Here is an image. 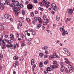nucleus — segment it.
Returning a JSON list of instances; mask_svg holds the SVG:
<instances>
[{"mask_svg": "<svg viewBox=\"0 0 74 74\" xmlns=\"http://www.w3.org/2000/svg\"><path fill=\"white\" fill-rule=\"evenodd\" d=\"M38 21H39V23H40V24L42 23V20H41V18L38 17Z\"/></svg>", "mask_w": 74, "mask_h": 74, "instance_id": "12", "label": "nucleus"}, {"mask_svg": "<svg viewBox=\"0 0 74 74\" xmlns=\"http://www.w3.org/2000/svg\"><path fill=\"white\" fill-rule=\"evenodd\" d=\"M19 10H18L16 8H13V11L15 12L16 15H18V14H19V13L20 12Z\"/></svg>", "mask_w": 74, "mask_h": 74, "instance_id": "1", "label": "nucleus"}, {"mask_svg": "<svg viewBox=\"0 0 74 74\" xmlns=\"http://www.w3.org/2000/svg\"><path fill=\"white\" fill-rule=\"evenodd\" d=\"M22 38L23 39L24 38H25V36H24V35H23V34H22Z\"/></svg>", "mask_w": 74, "mask_h": 74, "instance_id": "60", "label": "nucleus"}, {"mask_svg": "<svg viewBox=\"0 0 74 74\" xmlns=\"http://www.w3.org/2000/svg\"><path fill=\"white\" fill-rule=\"evenodd\" d=\"M39 55L40 57H42V56H44V53H39Z\"/></svg>", "mask_w": 74, "mask_h": 74, "instance_id": "18", "label": "nucleus"}, {"mask_svg": "<svg viewBox=\"0 0 74 74\" xmlns=\"http://www.w3.org/2000/svg\"><path fill=\"white\" fill-rule=\"evenodd\" d=\"M14 60H18V56H15L13 57Z\"/></svg>", "mask_w": 74, "mask_h": 74, "instance_id": "10", "label": "nucleus"}, {"mask_svg": "<svg viewBox=\"0 0 74 74\" xmlns=\"http://www.w3.org/2000/svg\"><path fill=\"white\" fill-rule=\"evenodd\" d=\"M34 3L35 4H37V3H38V1L37 0H34Z\"/></svg>", "mask_w": 74, "mask_h": 74, "instance_id": "42", "label": "nucleus"}, {"mask_svg": "<svg viewBox=\"0 0 74 74\" xmlns=\"http://www.w3.org/2000/svg\"><path fill=\"white\" fill-rule=\"evenodd\" d=\"M4 5L2 3H0V8L1 10H3L4 8Z\"/></svg>", "mask_w": 74, "mask_h": 74, "instance_id": "6", "label": "nucleus"}, {"mask_svg": "<svg viewBox=\"0 0 74 74\" xmlns=\"http://www.w3.org/2000/svg\"><path fill=\"white\" fill-rule=\"evenodd\" d=\"M16 65L15 64H14L13 65V66H14V68H16Z\"/></svg>", "mask_w": 74, "mask_h": 74, "instance_id": "59", "label": "nucleus"}, {"mask_svg": "<svg viewBox=\"0 0 74 74\" xmlns=\"http://www.w3.org/2000/svg\"><path fill=\"white\" fill-rule=\"evenodd\" d=\"M51 8H53V7L56 6V4H55V3H53L51 4Z\"/></svg>", "mask_w": 74, "mask_h": 74, "instance_id": "25", "label": "nucleus"}, {"mask_svg": "<svg viewBox=\"0 0 74 74\" xmlns=\"http://www.w3.org/2000/svg\"><path fill=\"white\" fill-rule=\"evenodd\" d=\"M41 24H38L36 27L37 29H40V27H41Z\"/></svg>", "mask_w": 74, "mask_h": 74, "instance_id": "21", "label": "nucleus"}, {"mask_svg": "<svg viewBox=\"0 0 74 74\" xmlns=\"http://www.w3.org/2000/svg\"><path fill=\"white\" fill-rule=\"evenodd\" d=\"M65 63H66V64H70V62L69 61V60L66 61Z\"/></svg>", "mask_w": 74, "mask_h": 74, "instance_id": "45", "label": "nucleus"}, {"mask_svg": "<svg viewBox=\"0 0 74 74\" xmlns=\"http://www.w3.org/2000/svg\"><path fill=\"white\" fill-rule=\"evenodd\" d=\"M66 54L68 56H70V52L68 51L66 53Z\"/></svg>", "mask_w": 74, "mask_h": 74, "instance_id": "46", "label": "nucleus"}, {"mask_svg": "<svg viewBox=\"0 0 74 74\" xmlns=\"http://www.w3.org/2000/svg\"><path fill=\"white\" fill-rule=\"evenodd\" d=\"M45 4V7L46 8H49V5H51V4L49 2H47V3L46 2V3Z\"/></svg>", "mask_w": 74, "mask_h": 74, "instance_id": "5", "label": "nucleus"}, {"mask_svg": "<svg viewBox=\"0 0 74 74\" xmlns=\"http://www.w3.org/2000/svg\"><path fill=\"white\" fill-rule=\"evenodd\" d=\"M18 25H19V26L21 27V26H22V24L21 23H19L18 24Z\"/></svg>", "mask_w": 74, "mask_h": 74, "instance_id": "57", "label": "nucleus"}, {"mask_svg": "<svg viewBox=\"0 0 74 74\" xmlns=\"http://www.w3.org/2000/svg\"><path fill=\"white\" fill-rule=\"evenodd\" d=\"M8 37V35H6L4 36L5 38H7Z\"/></svg>", "mask_w": 74, "mask_h": 74, "instance_id": "54", "label": "nucleus"}, {"mask_svg": "<svg viewBox=\"0 0 74 74\" xmlns=\"http://www.w3.org/2000/svg\"><path fill=\"white\" fill-rule=\"evenodd\" d=\"M4 16L6 19H8V18H9V16L7 14H5L4 15Z\"/></svg>", "mask_w": 74, "mask_h": 74, "instance_id": "14", "label": "nucleus"}, {"mask_svg": "<svg viewBox=\"0 0 74 74\" xmlns=\"http://www.w3.org/2000/svg\"><path fill=\"white\" fill-rule=\"evenodd\" d=\"M27 45H30L31 44V42L30 41H29L27 43Z\"/></svg>", "mask_w": 74, "mask_h": 74, "instance_id": "40", "label": "nucleus"}, {"mask_svg": "<svg viewBox=\"0 0 74 74\" xmlns=\"http://www.w3.org/2000/svg\"><path fill=\"white\" fill-rule=\"evenodd\" d=\"M25 44L24 43H23L21 44V47H24V46H25Z\"/></svg>", "mask_w": 74, "mask_h": 74, "instance_id": "50", "label": "nucleus"}, {"mask_svg": "<svg viewBox=\"0 0 74 74\" xmlns=\"http://www.w3.org/2000/svg\"><path fill=\"white\" fill-rule=\"evenodd\" d=\"M65 69H66V68L64 67V66H62L61 68V70H60V71L61 72H63L64 70H65Z\"/></svg>", "mask_w": 74, "mask_h": 74, "instance_id": "11", "label": "nucleus"}, {"mask_svg": "<svg viewBox=\"0 0 74 74\" xmlns=\"http://www.w3.org/2000/svg\"><path fill=\"white\" fill-rule=\"evenodd\" d=\"M15 64H16V66H18V65L19 64V62H18V61H16L15 62Z\"/></svg>", "mask_w": 74, "mask_h": 74, "instance_id": "31", "label": "nucleus"}, {"mask_svg": "<svg viewBox=\"0 0 74 74\" xmlns=\"http://www.w3.org/2000/svg\"><path fill=\"white\" fill-rule=\"evenodd\" d=\"M47 3V0H43V1L40 4V5L42 6V5H44V4Z\"/></svg>", "mask_w": 74, "mask_h": 74, "instance_id": "8", "label": "nucleus"}, {"mask_svg": "<svg viewBox=\"0 0 74 74\" xmlns=\"http://www.w3.org/2000/svg\"><path fill=\"white\" fill-rule=\"evenodd\" d=\"M30 15L31 16H32V17H33V16H34V13H33V12H31L30 13Z\"/></svg>", "mask_w": 74, "mask_h": 74, "instance_id": "29", "label": "nucleus"}, {"mask_svg": "<svg viewBox=\"0 0 74 74\" xmlns=\"http://www.w3.org/2000/svg\"><path fill=\"white\" fill-rule=\"evenodd\" d=\"M68 32L65 30H63L62 33V35L63 36H64L65 34H67Z\"/></svg>", "mask_w": 74, "mask_h": 74, "instance_id": "7", "label": "nucleus"}, {"mask_svg": "<svg viewBox=\"0 0 74 74\" xmlns=\"http://www.w3.org/2000/svg\"><path fill=\"white\" fill-rule=\"evenodd\" d=\"M5 3L6 4H7V5H10V2L7 1H5Z\"/></svg>", "mask_w": 74, "mask_h": 74, "instance_id": "24", "label": "nucleus"}, {"mask_svg": "<svg viewBox=\"0 0 74 74\" xmlns=\"http://www.w3.org/2000/svg\"><path fill=\"white\" fill-rule=\"evenodd\" d=\"M10 38L11 40H13L14 38V35L13 34H11L10 35Z\"/></svg>", "mask_w": 74, "mask_h": 74, "instance_id": "9", "label": "nucleus"}, {"mask_svg": "<svg viewBox=\"0 0 74 74\" xmlns=\"http://www.w3.org/2000/svg\"><path fill=\"white\" fill-rule=\"evenodd\" d=\"M39 66L40 67H42V62H40Z\"/></svg>", "mask_w": 74, "mask_h": 74, "instance_id": "23", "label": "nucleus"}, {"mask_svg": "<svg viewBox=\"0 0 74 74\" xmlns=\"http://www.w3.org/2000/svg\"><path fill=\"white\" fill-rule=\"evenodd\" d=\"M3 25L4 24L3 23H0V26H3Z\"/></svg>", "mask_w": 74, "mask_h": 74, "instance_id": "63", "label": "nucleus"}, {"mask_svg": "<svg viewBox=\"0 0 74 74\" xmlns=\"http://www.w3.org/2000/svg\"><path fill=\"white\" fill-rule=\"evenodd\" d=\"M47 23L46 22H44L43 24V25H47Z\"/></svg>", "mask_w": 74, "mask_h": 74, "instance_id": "62", "label": "nucleus"}, {"mask_svg": "<svg viewBox=\"0 0 74 74\" xmlns=\"http://www.w3.org/2000/svg\"><path fill=\"white\" fill-rule=\"evenodd\" d=\"M42 30H44V29H45V27H44V26L43 25L42 26Z\"/></svg>", "mask_w": 74, "mask_h": 74, "instance_id": "58", "label": "nucleus"}, {"mask_svg": "<svg viewBox=\"0 0 74 74\" xmlns=\"http://www.w3.org/2000/svg\"><path fill=\"white\" fill-rule=\"evenodd\" d=\"M34 20L36 21L38 20V18L37 17L34 18Z\"/></svg>", "mask_w": 74, "mask_h": 74, "instance_id": "56", "label": "nucleus"}, {"mask_svg": "<svg viewBox=\"0 0 74 74\" xmlns=\"http://www.w3.org/2000/svg\"><path fill=\"white\" fill-rule=\"evenodd\" d=\"M3 58V54H0V58L1 59Z\"/></svg>", "mask_w": 74, "mask_h": 74, "instance_id": "37", "label": "nucleus"}, {"mask_svg": "<svg viewBox=\"0 0 74 74\" xmlns=\"http://www.w3.org/2000/svg\"><path fill=\"white\" fill-rule=\"evenodd\" d=\"M1 30H4V27L3 26H2L1 27Z\"/></svg>", "mask_w": 74, "mask_h": 74, "instance_id": "55", "label": "nucleus"}, {"mask_svg": "<svg viewBox=\"0 0 74 74\" xmlns=\"http://www.w3.org/2000/svg\"><path fill=\"white\" fill-rule=\"evenodd\" d=\"M45 53H46V54H48L49 53L47 51H45Z\"/></svg>", "mask_w": 74, "mask_h": 74, "instance_id": "64", "label": "nucleus"}, {"mask_svg": "<svg viewBox=\"0 0 74 74\" xmlns=\"http://www.w3.org/2000/svg\"><path fill=\"white\" fill-rule=\"evenodd\" d=\"M68 68H71V67H72V66H71V65H70V64H69L68 65Z\"/></svg>", "mask_w": 74, "mask_h": 74, "instance_id": "43", "label": "nucleus"}, {"mask_svg": "<svg viewBox=\"0 0 74 74\" xmlns=\"http://www.w3.org/2000/svg\"><path fill=\"white\" fill-rule=\"evenodd\" d=\"M65 71L66 73H69V71L67 68L65 69Z\"/></svg>", "mask_w": 74, "mask_h": 74, "instance_id": "34", "label": "nucleus"}, {"mask_svg": "<svg viewBox=\"0 0 74 74\" xmlns=\"http://www.w3.org/2000/svg\"><path fill=\"white\" fill-rule=\"evenodd\" d=\"M34 59H32L31 60V65H33L34 63Z\"/></svg>", "mask_w": 74, "mask_h": 74, "instance_id": "15", "label": "nucleus"}, {"mask_svg": "<svg viewBox=\"0 0 74 74\" xmlns=\"http://www.w3.org/2000/svg\"><path fill=\"white\" fill-rule=\"evenodd\" d=\"M44 58L45 59H46V58H47V56L46 55H45L44 56Z\"/></svg>", "mask_w": 74, "mask_h": 74, "instance_id": "61", "label": "nucleus"}, {"mask_svg": "<svg viewBox=\"0 0 74 74\" xmlns=\"http://www.w3.org/2000/svg\"><path fill=\"white\" fill-rule=\"evenodd\" d=\"M69 10L72 13H73V10L72 9H70Z\"/></svg>", "mask_w": 74, "mask_h": 74, "instance_id": "36", "label": "nucleus"}, {"mask_svg": "<svg viewBox=\"0 0 74 74\" xmlns=\"http://www.w3.org/2000/svg\"><path fill=\"white\" fill-rule=\"evenodd\" d=\"M64 30V27H62L60 28V32H62Z\"/></svg>", "mask_w": 74, "mask_h": 74, "instance_id": "22", "label": "nucleus"}, {"mask_svg": "<svg viewBox=\"0 0 74 74\" xmlns=\"http://www.w3.org/2000/svg\"><path fill=\"white\" fill-rule=\"evenodd\" d=\"M16 7H15L14 8H16L18 10H20V8L19 7V5H18L19 4V2L16 1Z\"/></svg>", "mask_w": 74, "mask_h": 74, "instance_id": "2", "label": "nucleus"}, {"mask_svg": "<svg viewBox=\"0 0 74 74\" xmlns=\"http://www.w3.org/2000/svg\"><path fill=\"white\" fill-rule=\"evenodd\" d=\"M53 8V10L54 11H57L58 10V8L56 6L53 8Z\"/></svg>", "mask_w": 74, "mask_h": 74, "instance_id": "19", "label": "nucleus"}, {"mask_svg": "<svg viewBox=\"0 0 74 74\" xmlns=\"http://www.w3.org/2000/svg\"><path fill=\"white\" fill-rule=\"evenodd\" d=\"M26 20L27 22H30V19H29V18H26Z\"/></svg>", "mask_w": 74, "mask_h": 74, "instance_id": "51", "label": "nucleus"}, {"mask_svg": "<svg viewBox=\"0 0 74 74\" xmlns=\"http://www.w3.org/2000/svg\"><path fill=\"white\" fill-rule=\"evenodd\" d=\"M33 31V30L32 29H30L28 30L29 32H32Z\"/></svg>", "mask_w": 74, "mask_h": 74, "instance_id": "39", "label": "nucleus"}, {"mask_svg": "<svg viewBox=\"0 0 74 74\" xmlns=\"http://www.w3.org/2000/svg\"><path fill=\"white\" fill-rule=\"evenodd\" d=\"M5 45H2L1 46L2 49H5V48H6Z\"/></svg>", "mask_w": 74, "mask_h": 74, "instance_id": "16", "label": "nucleus"}, {"mask_svg": "<svg viewBox=\"0 0 74 74\" xmlns=\"http://www.w3.org/2000/svg\"><path fill=\"white\" fill-rule=\"evenodd\" d=\"M69 71L70 73H72L73 72V69H69Z\"/></svg>", "mask_w": 74, "mask_h": 74, "instance_id": "48", "label": "nucleus"}, {"mask_svg": "<svg viewBox=\"0 0 74 74\" xmlns=\"http://www.w3.org/2000/svg\"><path fill=\"white\" fill-rule=\"evenodd\" d=\"M58 66H59L58 64H56V65H50V67L51 68H52V69H56V68L58 67Z\"/></svg>", "mask_w": 74, "mask_h": 74, "instance_id": "4", "label": "nucleus"}, {"mask_svg": "<svg viewBox=\"0 0 74 74\" xmlns=\"http://www.w3.org/2000/svg\"><path fill=\"white\" fill-rule=\"evenodd\" d=\"M39 10H40L41 11H44V8H41V7H39L38 8Z\"/></svg>", "mask_w": 74, "mask_h": 74, "instance_id": "32", "label": "nucleus"}, {"mask_svg": "<svg viewBox=\"0 0 74 74\" xmlns=\"http://www.w3.org/2000/svg\"><path fill=\"white\" fill-rule=\"evenodd\" d=\"M12 48L13 49H15L16 48V45H14L13 46Z\"/></svg>", "mask_w": 74, "mask_h": 74, "instance_id": "30", "label": "nucleus"}, {"mask_svg": "<svg viewBox=\"0 0 74 74\" xmlns=\"http://www.w3.org/2000/svg\"><path fill=\"white\" fill-rule=\"evenodd\" d=\"M27 8L29 10H32L33 8V5L31 4H29L27 5Z\"/></svg>", "mask_w": 74, "mask_h": 74, "instance_id": "3", "label": "nucleus"}, {"mask_svg": "<svg viewBox=\"0 0 74 74\" xmlns=\"http://www.w3.org/2000/svg\"><path fill=\"white\" fill-rule=\"evenodd\" d=\"M32 35H35V34H36V32L35 31H33L32 32Z\"/></svg>", "mask_w": 74, "mask_h": 74, "instance_id": "28", "label": "nucleus"}, {"mask_svg": "<svg viewBox=\"0 0 74 74\" xmlns=\"http://www.w3.org/2000/svg\"><path fill=\"white\" fill-rule=\"evenodd\" d=\"M47 16L45 15H43V19L44 20H46L47 19Z\"/></svg>", "mask_w": 74, "mask_h": 74, "instance_id": "27", "label": "nucleus"}, {"mask_svg": "<svg viewBox=\"0 0 74 74\" xmlns=\"http://www.w3.org/2000/svg\"><path fill=\"white\" fill-rule=\"evenodd\" d=\"M47 71H51V68H50L49 67H48L47 69Z\"/></svg>", "mask_w": 74, "mask_h": 74, "instance_id": "26", "label": "nucleus"}, {"mask_svg": "<svg viewBox=\"0 0 74 74\" xmlns=\"http://www.w3.org/2000/svg\"><path fill=\"white\" fill-rule=\"evenodd\" d=\"M10 6L11 7H14V8L15 7H16V6L15 5V4L14 3H12L10 4Z\"/></svg>", "mask_w": 74, "mask_h": 74, "instance_id": "13", "label": "nucleus"}, {"mask_svg": "<svg viewBox=\"0 0 74 74\" xmlns=\"http://www.w3.org/2000/svg\"><path fill=\"white\" fill-rule=\"evenodd\" d=\"M59 63H60V65H61V66H62L64 65V64H63V63L62 62H60Z\"/></svg>", "mask_w": 74, "mask_h": 74, "instance_id": "44", "label": "nucleus"}, {"mask_svg": "<svg viewBox=\"0 0 74 74\" xmlns=\"http://www.w3.org/2000/svg\"><path fill=\"white\" fill-rule=\"evenodd\" d=\"M48 49V47L47 46H45L44 47V49L46 50V49Z\"/></svg>", "mask_w": 74, "mask_h": 74, "instance_id": "41", "label": "nucleus"}, {"mask_svg": "<svg viewBox=\"0 0 74 74\" xmlns=\"http://www.w3.org/2000/svg\"><path fill=\"white\" fill-rule=\"evenodd\" d=\"M56 63H57V62H56V61H54L53 62V64H56Z\"/></svg>", "mask_w": 74, "mask_h": 74, "instance_id": "49", "label": "nucleus"}, {"mask_svg": "<svg viewBox=\"0 0 74 74\" xmlns=\"http://www.w3.org/2000/svg\"><path fill=\"white\" fill-rule=\"evenodd\" d=\"M63 50H64V51H65V52H67L68 51V50H67V49L66 48H63Z\"/></svg>", "mask_w": 74, "mask_h": 74, "instance_id": "38", "label": "nucleus"}, {"mask_svg": "<svg viewBox=\"0 0 74 74\" xmlns=\"http://www.w3.org/2000/svg\"><path fill=\"white\" fill-rule=\"evenodd\" d=\"M46 31H47L48 33H49L51 34H52V33H51V31H50L49 30L46 29Z\"/></svg>", "mask_w": 74, "mask_h": 74, "instance_id": "35", "label": "nucleus"}, {"mask_svg": "<svg viewBox=\"0 0 74 74\" xmlns=\"http://www.w3.org/2000/svg\"><path fill=\"white\" fill-rule=\"evenodd\" d=\"M56 19L57 21H59V19H60V16L58 15L56 17Z\"/></svg>", "mask_w": 74, "mask_h": 74, "instance_id": "17", "label": "nucleus"}, {"mask_svg": "<svg viewBox=\"0 0 74 74\" xmlns=\"http://www.w3.org/2000/svg\"><path fill=\"white\" fill-rule=\"evenodd\" d=\"M22 12L23 15H24L25 14V12L24 10H22Z\"/></svg>", "mask_w": 74, "mask_h": 74, "instance_id": "33", "label": "nucleus"}, {"mask_svg": "<svg viewBox=\"0 0 74 74\" xmlns=\"http://www.w3.org/2000/svg\"><path fill=\"white\" fill-rule=\"evenodd\" d=\"M12 42L11 41V40H8V41L7 42V44H11Z\"/></svg>", "mask_w": 74, "mask_h": 74, "instance_id": "20", "label": "nucleus"}, {"mask_svg": "<svg viewBox=\"0 0 74 74\" xmlns=\"http://www.w3.org/2000/svg\"><path fill=\"white\" fill-rule=\"evenodd\" d=\"M48 72V71L47 70H45L44 71V73L45 74H47Z\"/></svg>", "mask_w": 74, "mask_h": 74, "instance_id": "52", "label": "nucleus"}, {"mask_svg": "<svg viewBox=\"0 0 74 74\" xmlns=\"http://www.w3.org/2000/svg\"><path fill=\"white\" fill-rule=\"evenodd\" d=\"M2 44H3V45H5V42H4V40H2Z\"/></svg>", "mask_w": 74, "mask_h": 74, "instance_id": "53", "label": "nucleus"}, {"mask_svg": "<svg viewBox=\"0 0 74 74\" xmlns=\"http://www.w3.org/2000/svg\"><path fill=\"white\" fill-rule=\"evenodd\" d=\"M48 63V61H47L44 62V63L45 64H47Z\"/></svg>", "mask_w": 74, "mask_h": 74, "instance_id": "47", "label": "nucleus"}]
</instances>
